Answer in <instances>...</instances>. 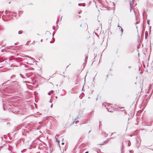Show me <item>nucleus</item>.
Segmentation results:
<instances>
[{
    "instance_id": "obj_8",
    "label": "nucleus",
    "mask_w": 153,
    "mask_h": 153,
    "mask_svg": "<svg viewBox=\"0 0 153 153\" xmlns=\"http://www.w3.org/2000/svg\"><path fill=\"white\" fill-rule=\"evenodd\" d=\"M147 23H148V24L149 25V20H148L147 21Z\"/></svg>"
},
{
    "instance_id": "obj_11",
    "label": "nucleus",
    "mask_w": 153,
    "mask_h": 153,
    "mask_svg": "<svg viewBox=\"0 0 153 153\" xmlns=\"http://www.w3.org/2000/svg\"><path fill=\"white\" fill-rule=\"evenodd\" d=\"M128 146H130V144H129V143H128Z\"/></svg>"
},
{
    "instance_id": "obj_4",
    "label": "nucleus",
    "mask_w": 153,
    "mask_h": 153,
    "mask_svg": "<svg viewBox=\"0 0 153 153\" xmlns=\"http://www.w3.org/2000/svg\"><path fill=\"white\" fill-rule=\"evenodd\" d=\"M55 138L56 140V141L58 142L59 143V140H58L57 138L56 137V136L55 137Z\"/></svg>"
},
{
    "instance_id": "obj_14",
    "label": "nucleus",
    "mask_w": 153,
    "mask_h": 153,
    "mask_svg": "<svg viewBox=\"0 0 153 153\" xmlns=\"http://www.w3.org/2000/svg\"><path fill=\"white\" fill-rule=\"evenodd\" d=\"M64 144V143H62V144Z\"/></svg>"
},
{
    "instance_id": "obj_12",
    "label": "nucleus",
    "mask_w": 153,
    "mask_h": 153,
    "mask_svg": "<svg viewBox=\"0 0 153 153\" xmlns=\"http://www.w3.org/2000/svg\"><path fill=\"white\" fill-rule=\"evenodd\" d=\"M85 153H88V152H86Z\"/></svg>"
},
{
    "instance_id": "obj_7",
    "label": "nucleus",
    "mask_w": 153,
    "mask_h": 153,
    "mask_svg": "<svg viewBox=\"0 0 153 153\" xmlns=\"http://www.w3.org/2000/svg\"><path fill=\"white\" fill-rule=\"evenodd\" d=\"M51 92H48V94L49 95H50V94H51Z\"/></svg>"
},
{
    "instance_id": "obj_2",
    "label": "nucleus",
    "mask_w": 153,
    "mask_h": 153,
    "mask_svg": "<svg viewBox=\"0 0 153 153\" xmlns=\"http://www.w3.org/2000/svg\"><path fill=\"white\" fill-rule=\"evenodd\" d=\"M133 0H132V2H130V11H131V8L132 7H134V6L133 4Z\"/></svg>"
},
{
    "instance_id": "obj_10",
    "label": "nucleus",
    "mask_w": 153,
    "mask_h": 153,
    "mask_svg": "<svg viewBox=\"0 0 153 153\" xmlns=\"http://www.w3.org/2000/svg\"><path fill=\"white\" fill-rule=\"evenodd\" d=\"M52 106H53V105H52H52H51V108H52Z\"/></svg>"
},
{
    "instance_id": "obj_6",
    "label": "nucleus",
    "mask_w": 153,
    "mask_h": 153,
    "mask_svg": "<svg viewBox=\"0 0 153 153\" xmlns=\"http://www.w3.org/2000/svg\"><path fill=\"white\" fill-rule=\"evenodd\" d=\"M25 57H28V58H30L31 57L28 56H27V55H25Z\"/></svg>"
},
{
    "instance_id": "obj_9",
    "label": "nucleus",
    "mask_w": 153,
    "mask_h": 153,
    "mask_svg": "<svg viewBox=\"0 0 153 153\" xmlns=\"http://www.w3.org/2000/svg\"><path fill=\"white\" fill-rule=\"evenodd\" d=\"M53 92V90H51V91H50V92H51V93H52V92Z\"/></svg>"
},
{
    "instance_id": "obj_3",
    "label": "nucleus",
    "mask_w": 153,
    "mask_h": 153,
    "mask_svg": "<svg viewBox=\"0 0 153 153\" xmlns=\"http://www.w3.org/2000/svg\"><path fill=\"white\" fill-rule=\"evenodd\" d=\"M119 29L121 30V32L122 33H123V29L121 27H119Z\"/></svg>"
},
{
    "instance_id": "obj_1",
    "label": "nucleus",
    "mask_w": 153,
    "mask_h": 153,
    "mask_svg": "<svg viewBox=\"0 0 153 153\" xmlns=\"http://www.w3.org/2000/svg\"><path fill=\"white\" fill-rule=\"evenodd\" d=\"M30 59H29L28 61L27 62V63L29 64H32L34 63V59L32 58L31 57L30 58Z\"/></svg>"
},
{
    "instance_id": "obj_5",
    "label": "nucleus",
    "mask_w": 153,
    "mask_h": 153,
    "mask_svg": "<svg viewBox=\"0 0 153 153\" xmlns=\"http://www.w3.org/2000/svg\"><path fill=\"white\" fill-rule=\"evenodd\" d=\"M22 33V32L21 31H19V34H20Z\"/></svg>"
},
{
    "instance_id": "obj_13",
    "label": "nucleus",
    "mask_w": 153,
    "mask_h": 153,
    "mask_svg": "<svg viewBox=\"0 0 153 153\" xmlns=\"http://www.w3.org/2000/svg\"><path fill=\"white\" fill-rule=\"evenodd\" d=\"M118 27H120V26H119V25H118Z\"/></svg>"
}]
</instances>
